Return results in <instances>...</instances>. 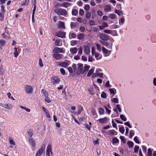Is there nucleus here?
<instances>
[{"mask_svg": "<svg viewBox=\"0 0 156 156\" xmlns=\"http://www.w3.org/2000/svg\"><path fill=\"white\" fill-rule=\"evenodd\" d=\"M99 37L102 41H107L110 40L111 41V47L112 46V43L114 42V41L113 38H110L109 36L105 34L100 33Z\"/></svg>", "mask_w": 156, "mask_h": 156, "instance_id": "nucleus-1", "label": "nucleus"}, {"mask_svg": "<svg viewBox=\"0 0 156 156\" xmlns=\"http://www.w3.org/2000/svg\"><path fill=\"white\" fill-rule=\"evenodd\" d=\"M54 12L58 15H61L66 17L67 14V12L66 9L62 8L55 9Z\"/></svg>", "mask_w": 156, "mask_h": 156, "instance_id": "nucleus-2", "label": "nucleus"}, {"mask_svg": "<svg viewBox=\"0 0 156 156\" xmlns=\"http://www.w3.org/2000/svg\"><path fill=\"white\" fill-rule=\"evenodd\" d=\"M77 70L76 71V73L77 75L80 74H83L84 73L83 69V64L79 63L77 64Z\"/></svg>", "mask_w": 156, "mask_h": 156, "instance_id": "nucleus-3", "label": "nucleus"}, {"mask_svg": "<svg viewBox=\"0 0 156 156\" xmlns=\"http://www.w3.org/2000/svg\"><path fill=\"white\" fill-rule=\"evenodd\" d=\"M45 145L44 144H43L41 148L37 151L35 154L36 156H41L43 153L44 151H45Z\"/></svg>", "mask_w": 156, "mask_h": 156, "instance_id": "nucleus-4", "label": "nucleus"}, {"mask_svg": "<svg viewBox=\"0 0 156 156\" xmlns=\"http://www.w3.org/2000/svg\"><path fill=\"white\" fill-rule=\"evenodd\" d=\"M25 92L27 94H31L33 92V89L32 87L28 85H26L24 86Z\"/></svg>", "mask_w": 156, "mask_h": 156, "instance_id": "nucleus-5", "label": "nucleus"}, {"mask_svg": "<svg viewBox=\"0 0 156 156\" xmlns=\"http://www.w3.org/2000/svg\"><path fill=\"white\" fill-rule=\"evenodd\" d=\"M65 35L66 32L61 31L57 32L55 34L56 36L62 38H65Z\"/></svg>", "mask_w": 156, "mask_h": 156, "instance_id": "nucleus-6", "label": "nucleus"}, {"mask_svg": "<svg viewBox=\"0 0 156 156\" xmlns=\"http://www.w3.org/2000/svg\"><path fill=\"white\" fill-rule=\"evenodd\" d=\"M46 156H50V153L52 155L53 154L51 151V144H48L46 148Z\"/></svg>", "mask_w": 156, "mask_h": 156, "instance_id": "nucleus-7", "label": "nucleus"}, {"mask_svg": "<svg viewBox=\"0 0 156 156\" xmlns=\"http://www.w3.org/2000/svg\"><path fill=\"white\" fill-rule=\"evenodd\" d=\"M51 80L54 85L58 84L60 81L59 78L56 76H53L52 77Z\"/></svg>", "mask_w": 156, "mask_h": 156, "instance_id": "nucleus-8", "label": "nucleus"}, {"mask_svg": "<svg viewBox=\"0 0 156 156\" xmlns=\"http://www.w3.org/2000/svg\"><path fill=\"white\" fill-rule=\"evenodd\" d=\"M53 57L57 60H58L63 58V55L58 53H55L53 55Z\"/></svg>", "mask_w": 156, "mask_h": 156, "instance_id": "nucleus-9", "label": "nucleus"}, {"mask_svg": "<svg viewBox=\"0 0 156 156\" xmlns=\"http://www.w3.org/2000/svg\"><path fill=\"white\" fill-rule=\"evenodd\" d=\"M109 119L107 117H105L103 118L100 119L98 121L100 123L105 124L108 121Z\"/></svg>", "mask_w": 156, "mask_h": 156, "instance_id": "nucleus-10", "label": "nucleus"}, {"mask_svg": "<svg viewBox=\"0 0 156 156\" xmlns=\"http://www.w3.org/2000/svg\"><path fill=\"white\" fill-rule=\"evenodd\" d=\"M102 51L104 56L107 57L109 55L110 52H109V50L104 47H102Z\"/></svg>", "mask_w": 156, "mask_h": 156, "instance_id": "nucleus-11", "label": "nucleus"}, {"mask_svg": "<svg viewBox=\"0 0 156 156\" xmlns=\"http://www.w3.org/2000/svg\"><path fill=\"white\" fill-rule=\"evenodd\" d=\"M115 32L116 34H115V35L117 36V32L116 30H105L104 31V33L107 34H111L113 36H114V35H113V33Z\"/></svg>", "mask_w": 156, "mask_h": 156, "instance_id": "nucleus-12", "label": "nucleus"}, {"mask_svg": "<svg viewBox=\"0 0 156 156\" xmlns=\"http://www.w3.org/2000/svg\"><path fill=\"white\" fill-rule=\"evenodd\" d=\"M69 65V63L66 62H62L58 64L59 66H60L64 68H66Z\"/></svg>", "mask_w": 156, "mask_h": 156, "instance_id": "nucleus-13", "label": "nucleus"}, {"mask_svg": "<svg viewBox=\"0 0 156 156\" xmlns=\"http://www.w3.org/2000/svg\"><path fill=\"white\" fill-rule=\"evenodd\" d=\"M72 4L67 2H64L62 3V7L65 8H67L72 5Z\"/></svg>", "mask_w": 156, "mask_h": 156, "instance_id": "nucleus-14", "label": "nucleus"}, {"mask_svg": "<svg viewBox=\"0 0 156 156\" xmlns=\"http://www.w3.org/2000/svg\"><path fill=\"white\" fill-rule=\"evenodd\" d=\"M63 49L60 48L58 47L55 48L53 49V52H55L62 53L63 52Z\"/></svg>", "mask_w": 156, "mask_h": 156, "instance_id": "nucleus-15", "label": "nucleus"}, {"mask_svg": "<svg viewBox=\"0 0 156 156\" xmlns=\"http://www.w3.org/2000/svg\"><path fill=\"white\" fill-rule=\"evenodd\" d=\"M108 132L110 135H116L117 134V132L114 129L109 130Z\"/></svg>", "mask_w": 156, "mask_h": 156, "instance_id": "nucleus-16", "label": "nucleus"}, {"mask_svg": "<svg viewBox=\"0 0 156 156\" xmlns=\"http://www.w3.org/2000/svg\"><path fill=\"white\" fill-rule=\"evenodd\" d=\"M57 27L58 28H62L64 29L65 27L64 26V23L63 22L61 21H59L58 23V24Z\"/></svg>", "mask_w": 156, "mask_h": 156, "instance_id": "nucleus-17", "label": "nucleus"}, {"mask_svg": "<svg viewBox=\"0 0 156 156\" xmlns=\"http://www.w3.org/2000/svg\"><path fill=\"white\" fill-rule=\"evenodd\" d=\"M4 108L5 109H8L9 110L12 109L13 107L11 104H5Z\"/></svg>", "mask_w": 156, "mask_h": 156, "instance_id": "nucleus-18", "label": "nucleus"}, {"mask_svg": "<svg viewBox=\"0 0 156 156\" xmlns=\"http://www.w3.org/2000/svg\"><path fill=\"white\" fill-rule=\"evenodd\" d=\"M77 48L75 47L71 48L70 49V51L72 54H75L77 51Z\"/></svg>", "mask_w": 156, "mask_h": 156, "instance_id": "nucleus-19", "label": "nucleus"}, {"mask_svg": "<svg viewBox=\"0 0 156 156\" xmlns=\"http://www.w3.org/2000/svg\"><path fill=\"white\" fill-rule=\"evenodd\" d=\"M84 51L85 53L87 55H88L90 52V50L88 46H84Z\"/></svg>", "mask_w": 156, "mask_h": 156, "instance_id": "nucleus-20", "label": "nucleus"}, {"mask_svg": "<svg viewBox=\"0 0 156 156\" xmlns=\"http://www.w3.org/2000/svg\"><path fill=\"white\" fill-rule=\"evenodd\" d=\"M91 113L94 118H96L98 117V115L95 109L93 108H92Z\"/></svg>", "mask_w": 156, "mask_h": 156, "instance_id": "nucleus-21", "label": "nucleus"}, {"mask_svg": "<svg viewBox=\"0 0 156 156\" xmlns=\"http://www.w3.org/2000/svg\"><path fill=\"white\" fill-rule=\"evenodd\" d=\"M93 55H94L95 58L97 60L100 59L101 58V56L99 55V54L96 52H94Z\"/></svg>", "mask_w": 156, "mask_h": 156, "instance_id": "nucleus-22", "label": "nucleus"}, {"mask_svg": "<svg viewBox=\"0 0 156 156\" xmlns=\"http://www.w3.org/2000/svg\"><path fill=\"white\" fill-rule=\"evenodd\" d=\"M99 42L101 44L105 45V47H107L108 45V44L107 42L101 40H100Z\"/></svg>", "mask_w": 156, "mask_h": 156, "instance_id": "nucleus-23", "label": "nucleus"}, {"mask_svg": "<svg viewBox=\"0 0 156 156\" xmlns=\"http://www.w3.org/2000/svg\"><path fill=\"white\" fill-rule=\"evenodd\" d=\"M125 18L124 16H123L119 20V25H122L125 23Z\"/></svg>", "mask_w": 156, "mask_h": 156, "instance_id": "nucleus-24", "label": "nucleus"}, {"mask_svg": "<svg viewBox=\"0 0 156 156\" xmlns=\"http://www.w3.org/2000/svg\"><path fill=\"white\" fill-rule=\"evenodd\" d=\"M111 6L109 5H106L104 7V10L105 11H108L111 10Z\"/></svg>", "mask_w": 156, "mask_h": 156, "instance_id": "nucleus-25", "label": "nucleus"}, {"mask_svg": "<svg viewBox=\"0 0 156 156\" xmlns=\"http://www.w3.org/2000/svg\"><path fill=\"white\" fill-rule=\"evenodd\" d=\"M109 90L111 94H113V95H114L116 93V90L114 88H110Z\"/></svg>", "mask_w": 156, "mask_h": 156, "instance_id": "nucleus-26", "label": "nucleus"}, {"mask_svg": "<svg viewBox=\"0 0 156 156\" xmlns=\"http://www.w3.org/2000/svg\"><path fill=\"white\" fill-rule=\"evenodd\" d=\"M94 68H92L88 72V73H87V76H90L91 74L93 73L94 71Z\"/></svg>", "mask_w": 156, "mask_h": 156, "instance_id": "nucleus-27", "label": "nucleus"}, {"mask_svg": "<svg viewBox=\"0 0 156 156\" xmlns=\"http://www.w3.org/2000/svg\"><path fill=\"white\" fill-rule=\"evenodd\" d=\"M84 34H80L78 35L77 38L79 40H82L84 38Z\"/></svg>", "mask_w": 156, "mask_h": 156, "instance_id": "nucleus-28", "label": "nucleus"}, {"mask_svg": "<svg viewBox=\"0 0 156 156\" xmlns=\"http://www.w3.org/2000/svg\"><path fill=\"white\" fill-rule=\"evenodd\" d=\"M29 141L30 143L32 145L33 147H35V141L32 138L29 139Z\"/></svg>", "mask_w": 156, "mask_h": 156, "instance_id": "nucleus-29", "label": "nucleus"}, {"mask_svg": "<svg viewBox=\"0 0 156 156\" xmlns=\"http://www.w3.org/2000/svg\"><path fill=\"white\" fill-rule=\"evenodd\" d=\"M55 44L57 46H60L62 44L61 41L59 40H56L55 41Z\"/></svg>", "mask_w": 156, "mask_h": 156, "instance_id": "nucleus-30", "label": "nucleus"}, {"mask_svg": "<svg viewBox=\"0 0 156 156\" xmlns=\"http://www.w3.org/2000/svg\"><path fill=\"white\" fill-rule=\"evenodd\" d=\"M115 12L119 16H122V11L120 10H115Z\"/></svg>", "mask_w": 156, "mask_h": 156, "instance_id": "nucleus-31", "label": "nucleus"}, {"mask_svg": "<svg viewBox=\"0 0 156 156\" xmlns=\"http://www.w3.org/2000/svg\"><path fill=\"white\" fill-rule=\"evenodd\" d=\"M77 24L76 23L71 22L70 25L71 28L73 29L75 28Z\"/></svg>", "mask_w": 156, "mask_h": 156, "instance_id": "nucleus-32", "label": "nucleus"}, {"mask_svg": "<svg viewBox=\"0 0 156 156\" xmlns=\"http://www.w3.org/2000/svg\"><path fill=\"white\" fill-rule=\"evenodd\" d=\"M5 44V41L2 40H0V48H2V47H3Z\"/></svg>", "mask_w": 156, "mask_h": 156, "instance_id": "nucleus-33", "label": "nucleus"}, {"mask_svg": "<svg viewBox=\"0 0 156 156\" xmlns=\"http://www.w3.org/2000/svg\"><path fill=\"white\" fill-rule=\"evenodd\" d=\"M77 10L75 9H73L72 10V15L74 16H76L78 14Z\"/></svg>", "mask_w": 156, "mask_h": 156, "instance_id": "nucleus-34", "label": "nucleus"}, {"mask_svg": "<svg viewBox=\"0 0 156 156\" xmlns=\"http://www.w3.org/2000/svg\"><path fill=\"white\" fill-rule=\"evenodd\" d=\"M134 135V131L133 130H131L130 131L129 136L130 138H132L133 136Z\"/></svg>", "mask_w": 156, "mask_h": 156, "instance_id": "nucleus-35", "label": "nucleus"}, {"mask_svg": "<svg viewBox=\"0 0 156 156\" xmlns=\"http://www.w3.org/2000/svg\"><path fill=\"white\" fill-rule=\"evenodd\" d=\"M112 142L114 144H116L119 142V140L116 137H114L112 139Z\"/></svg>", "mask_w": 156, "mask_h": 156, "instance_id": "nucleus-36", "label": "nucleus"}, {"mask_svg": "<svg viewBox=\"0 0 156 156\" xmlns=\"http://www.w3.org/2000/svg\"><path fill=\"white\" fill-rule=\"evenodd\" d=\"M120 117L124 121H126L127 120L126 117L123 115H121L120 116Z\"/></svg>", "mask_w": 156, "mask_h": 156, "instance_id": "nucleus-37", "label": "nucleus"}, {"mask_svg": "<svg viewBox=\"0 0 156 156\" xmlns=\"http://www.w3.org/2000/svg\"><path fill=\"white\" fill-rule=\"evenodd\" d=\"M85 66L84 67V69H83V70L84 71V73L86 72L87 71L90 67V66H89L87 65L86 64H85L84 65Z\"/></svg>", "mask_w": 156, "mask_h": 156, "instance_id": "nucleus-38", "label": "nucleus"}, {"mask_svg": "<svg viewBox=\"0 0 156 156\" xmlns=\"http://www.w3.org/2000/svg\"><path fill=\"white\" fill-rule=\"evenodd\" d=\"M104 112V110L102 108H99V112L100 115L103 114Z\"/></svg>", "mask_w": 156, "mask_h": 156, "instance_id": "nucleus-39", "label": "nucleus"}, {"mask_svg": "<svg viewBox=\"0 0 156 156\" xmlns=\"http://www.w3.org/2000/svg\"><path fill=\"white\" fill-rule=\"evenodd\" d=\"M20 108L21 109H25L27 112H30V110L29 108L24 107L22 106H20Z\"/></svg>", "mask_w": 156, "mask_h": 156, "instance_id": "nucleus-40", "label": "nucleus"}, {"mask_svg": "<svg viewBox=\"0 0 156 156\" xmlns=\"http://www.w3.org/2000/svg\"><path fill=\"white\" fill-rule=\"evenodd\" d=\"M127 144L129 147H133V146L134 144L133 142L131 141H129L127 142Z\"/></svg>", "mask_w": 156, "mask_h": 156, "instance_id": "nucleus-41", "label": "nucleus"}, {"mask_svg": "<svg viewBox=\"0 0 156 156\" xmlns=\"http://www.w3.org/2000/svg\"><path fill=\"white\" fill-rule=\"evenodd\" d=\"M77 43V41L76 40H73L71 41V45L73 46L76 45Z\"/></svg>", "mask_w": 156, "mask_h": 156, "instance_id": "nucleus-42", "label": "nucleus"}, {"mask_svg": "<svg viewBox=\"0 0 156 156\" xmlns=\"http://www.w3.org/2000/svg\"><path fill=\"white\" fill-rule=\"evenodd\" d=\"M133 140L137 144H140V142L139 140L138 137L137 136H136L133 139Z\"/></svg>", "mask_w": 156, "mask_h": 156, "instance_id": "nucleus-43", "label": "nucleus"}, {"mask_svg": "<svg viewBox=\"0 0 156 156\" xmlns=\"http://www.w3.org/2000/svg\"><path fill=\"white\" fill-rule=\"evenodd\" d=\"M9 144H10L13 145H15V142L12 140L11 139L10 137L9 138Z\"/></svg>", "mask_w": 156, "mask_h": 156, "instance_id": "nucleus-44", "label": "nucleus"}, {"mask_svg": "<svg viewBox=\"0 0 156 156\" xmlns=\"http://www.w3.org/2000/svg\"><path fill=\"white\" fill-rule=\"evenodd\" d=\"M139 148V147L137 145H135L134 148V153H138V151Z\"/></svg>", "mask_w": 156, "mask_h": 156, "instance_id": "nucleus-45", "label": "nucleus"}, {"mask_svg": "<svg viewBox=\"0 0 156 156\" xmlns=\"http://www.w3.org/2000/svg\"><path fill=\"white\" fill-rule=\"evenodd\" d=\"M83 108L82 107L80 106H78V114H80L81 112V111L83 110Z\"/></svg>", "mask_w": 156, "mask_h": 156, "instance_id": "nucleus-46", "label": "nucleus"}, {"mask_svg": "<svg viewBox=\"0 0 156 156\" xmlns=\"http://www.w3.org/2000/svg\"><path fill=\"white\" fill-rule=\"evenodd\" d=\"M152 154V151L150 148H148V152L147 153V156H151Z\"/></svg>", "mask_w": 156, "mask_h": 156, "instance_id": "nucleus-47", "label": "nucleus"}, {"mask_svg": "<svg viewBox=\"0 0 156 156\" xmlns=\"http://www.w3.org/2000/svg\"><path fill=\"white\" fill-rule=\"evenodd\" d=\"M98 70H97L95 71V72L94 73L92 74V78H94L95 77L97 76V75L98 74Z\"/></svg>", "mask_w": 156, "mask_h": 156, "instance_id": "nucleus-48", "label": "nucleus"}, {"mask_svg": "<svg viewBox=\"0 0 156 156\" xmlns=\"http://www.w3.org/2000/svg\"><path fill=\"white\" fill-rule=\"evenodd\" d=\"M90 7L89 5L87 4L84 7V9L85 11H87L89 10L90 9Z\"/></svg>", "mask_w": 156, "mask_h": 156, "instance_id": "nucleus-49", "label": "nucleus"}, {"mask_svg": "<svg viewBox=\"0 0 156 156\" xmlns=\"http://www.w3.org/2000/svg\"><path fill=\"white\" fill-rule=\"evenodd\" d=\"M119 131L122 134H123L125 131V129L123 127H121L119 128Z\"/></svg>", "mask_w": 156, "mask_h": 156, "instance_id": "nucleus-50", "label": "nucleus"}, {"mask_svg": "<svg viewBox=\"0 0 156 156\" xmlns=\"http://www.w3.org/2000/svg\"><path fill=\"white\" fill-rule=\"evenodd\" d=\"M78 50L79 51H78V54L80 55H81L82 54V47H80V48H79Z\"/></svg>", "mask_w": 156, "mask_h": 156, "instance_id": "nucleus-51", "label": "nucleus"}, {"mask_svg": "<svg viewBox=\"0 0 156 156\" xmlns=\"http://www.w3.org/2000/svg\"><path fill=\"white\" fill-rule=\"evenodd\" d=\"M91 16V13L89 12H86V17L87 19H89Z\"/></svg>", "mask_w": 156, "mask_h": 156, "instance_id": "nucleus-52", "label": "nucleus"}, {"mask_svg": "<svg viewBox=\"0 0 156 156\" xmlns=\"http://www.w3.org/2000/svg\"><path fill=\"white\" fill-rule=\"evenodd\" d=\"M112 101V102L116 103H119V99L117 98H114Z\"/></svg>", "mask_w": 156, "mask_h": 156, "instance_id": "nucleus-53", "label": "nucleus"}, {"mask_svg": "<svg viewBox=\"0 0 156 156\" xmlns=\"http://www.w3.org/2000/svg\"><path fill=\"white\" fill-rule=\"evenodd\" d=\"M41 91L43 92L45 98L48 96V94L43 89L41 90Z\"/></svg>", "mask_w": 156, "mask_h": 156, "instance_id": "nucleus-54", "label": "nucleus"}, {"mask_svg": "<svg viewBox=\"0 0 156 156\" xmlns=\"http://www.w3.org/2000/svg\"><path fill=\"white\" fill-rule=\"evenodd\" d=\"M101 97L103 98H106V93L105 92H102L101 94Z\"/></svg>", "mask_w": 156, "mask_h": 156, "instance_id": "nucleus-55", "label": "nucleus"}, {"mask_svg": "<svg viewBox=\"0 0 156 156\" xmlns=\"http://www.w3.org/2000/svg\"><path fill=\"white\" fill-rule=\"evenodd\" d=\"M45 100L46 102L48 103H50L51 101V100L48 96L45 98Z\"/></svg>", "mask_w": 156, "mask_h": 156, "instance_id": "nucleus-56", "label": "nucleus"}, {"mask_svg": "<svg viewBox=\"0 0 156 156\" xmlns=\"http://www.w3.org/2000/svg\"><path fill=\"white\" fill-rule=\"evenodd\" d=\"M115 15L114 14H111L109 15V18L111 19H115Z\"/></svg>", "mask_w": 156, "mask_h": 156, "instance_id": "nucleus-57", "label": "nucleus"}, {"mask_svg": "<svg viewBox=\"0 0 156 156\" xmlns=\"http://www.w3.org/2000/svg\"><path fill=\"white\" fill-rule=\"evenodd\" d=\"M142 147L143 151L144 152L146 153L147 150V147L143 145L142 146Z\"/></svg>", "mask_w": 156, "mask_h": 156, "instance_id": "nucleus-58", "label": "nucleus"}, {"mask_svg": "<svg viewBox=\"0 0 156 156\" xmlns=\"http://www.w3.org/2000/svg\"><path fill=\"white\" fill-rule=\"evenodd\" d=\"M62 3H57L55 5V7L56 8V9H58V8L62 7Z\"/></svg>", "mask_w": 156, "mask_h": 156, "instance_id": "nucleus-59", "label": "nucleus"}, {"mask_svg": "<svg viewBox=\"0 0 156 156\" xmlns=\"http://www.w3.org/2000/svg\"><path fill=\"white\" fill-rule=\"evenodd\" d=\"M96 46L97 47V49L98 50V51H101V47L100 46V45L98 44H96Z\"/></svg>", "mask_w": 156, "mask_h": 156, "instance_id": "nucleus-60", "label": "nucleus"}, {"mask_svg": "<svg viewBox=\"0 0 156 156\" xmlns=\"http://www.w3.org/2000/svg\"><path fill=\"white\" fill-rule=\"evenodd\" d=\"M105 86L106 87H111V86L109 84V82L108 80L106 81Z\"/></svg>", "mask_w": 156, "mask_h": 156, "instance_id": "nucleus-61", "label": "nucleus"}, {"mask_svg": "<svg viewBox=\"0 0 156 156\" xmlns=\"http://www.w3.org/2000/svg\"><path fill=\"white\" fill-rule=\"evenodd\" d=\"M79 14L81 16H82L84 15V11L82 9H80L79 10Z\"/></svg>", "mask_w": 156, "mask_h": 156, "instance_id": "nucleus-62", "label": "nucleus"}, {"mask_svg": "<svg viewBox=\"0 0 156 156\" xmlns=\"http://www.w3.org/2000/svg\"><path fill=\"white\" fill-rule=\"evenodd\" d=\"M89 24L90 26H94L95 25V22L93 20H91L90 21Z\"/></svg>", "mask_w": 156, "mask_h": 156, "instance_id": "nucleus-63", "label": "nucleus"}, {"mask_svg": "<svg viewBox=\"0 0 156 156\" xmlns=\"http://www.w3.org/2000/svg\"><path fill=\"white\" fill-rule=\"evenodd\" d=\"M77 4L79 6H82L83 5L82 2L81 1H79L77 2Z\"/></svg>", "mask_w": 156, "mask_h": 156, "instance_id": "nucleus-64", "label": "nucleus"}]
</instances>
